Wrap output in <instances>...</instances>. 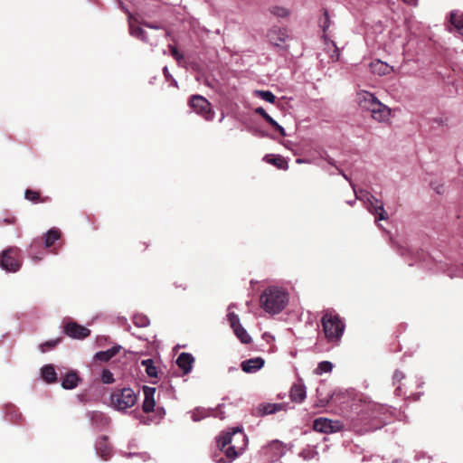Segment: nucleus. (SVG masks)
I'll return each mask as SVG.
<instances>
[{
  "label": "nucleus",
  "instance_id": "nucleus-1",
  "mask_svg": "<svg viewBox=\"0 0 463 463\" xmlns=\"http://www.w3.org/2000/svg\"><path fill=\"white\" fill-rule=\"evenodd\" d=\"M288 292L277 286L266 288L260 297V307L270 315L280 313L288 304Z\"/></svg>",
  "mask_w": 463,
  "mask_h": 463
},
{
  "label": "nucleus",
  "instance_id": "nucleus-2",
  "mask_svg": "<svg viewBox=\"0 0 463 463\" xmlns=\"http://www.w3.org/2000/svg\"><path fill=\"white\" fill-rule=\"evenodd\" d=\"M352 409L357 415L358 420L362 421L371 419H379L383 422L387 420L385 415L390 410L385 404L373 402L364 395H360L354 400Z\"/></svg>",
  "mask_w": 463,
  "mask_h": 463
},
{
  "label": "nucleus",
  "instance_id": "nucleus-3",
  "mask_svg": "<svg viewBox=\"0 0 463 463\" xmlns=\"http://www.w3.org/2000/svg\"><path fill=\"white\" fill-rule=\"evenodd\" d=\"M323 331L327 342L337 345L345 331V323L335 311L327 310L321 319Z\"/></svg>",
  "mask_w": 463,
  "mask_h": 463
},
{
  "label": "nucleus",
  "instance_id": "nucleus-4",
  "mask_svg": "<svg viewBox=\"0 0 463 463\" xmlns=\"http://www.w3.org/2000/svg\"><path fill=\"white\" fill-rule=\"evenodd\" d=\"M137 394L131 388L116 389L110 396L113 408L118 411H125L133 407L137 402Z\"/></svg>",
  "mask_w": 463,
  "mask_h": 463
},
{
  "label": "nucleus",
  "instance_id": "nucleus-5",
  "mask_svg": "<svg viewBox=\"0 0 463 463\" xmlns=\"http://www.w3.org/2000/svg\"><path fill=\"white\" fill-rule=\"evenodd\" d=\"M0 266L8 272H16L22 266L21 250L17 247H9L0 255Z\"/></svg>",
  "mask_w": 463,
  "mask_h": 463
},
{
  "label": "nucleus",
  "instance_id": "nucleus-6",
  "mask_svg": "<svg viewBox=\"0 0 463 463\" xmlns=\"http://www.w3.org/2000/svg\"><path fill=\"white\" fill-rule=\"evenodd\" d=\"M217 448L219 452L213 455V460L216 463H226L225 458L228 461L232 459V446H229L232 442V431L228 429L222 431L217 438Z\"/></svg>",
  "mask_w": 463,
  "mask_h": 463
},
{
  "label": "nucleus",
  "instance_id": "nucleus-7",
  "mask_svg": "<svg viewBox=\"0 0 463 463\" xmlns=\"http://www.w3.org/2000/svg\"><path fill=\"white\" fill-rule=\"evenodd\" d=\"M188 104L196 114L206 120H213L214 112L212 109L211 103L204 97L192 95L189 98Z\"/></svg>",
  "mask_w": 463,
  "mask_h": 463
},
{
  "label": "nucleus",
  "instance_id": "nucleus-8",
  "mask_svg": "<svg viewBox=\"0 0 463 463\" xmlns=\"http://www.w3.org/2000/svg\"><path fill=\"white\" fill-rule=\"evenodd\" d=\"M366 195V209L373 215L376 216L375 222L384 221L388 219V214L384 209L383 203L382 200L376 198L371 194H365Z\"/></svg>",
  "mask_w": 463,
  "mask_h": 463
},
{
  "label": "nucleus",
  "instance_id": "nucleus-9",
  "mask_svg": "<svg viewBox=\"0 0 463 463\" xmlns=\"http://www.w3.org/2000/svg\"><path fill=\"white\" fill-rule=\"evenodd\" d=\"M285 451L286 448L284 444L276 439L262 448L261 454L267 462H275L285 454Z\"/></svg>",
  "mask_w": 463,
  "mask_h": 463
},
{
  "label": "nucleus",
  "instance_id": "nucleus-10",
  "mask_svg": "<svg viewBox=\"0 0 463 463\" xmlns=\"http://www.w3.org/2000/svg\"><path fill=\"white\" fill-rule=\"evenodd\" d=\"M269 43L279 49H286L284 45L288 39L287 29L279 26H272L267 33Z\"/></svg>",
  "mask_w": 463,
  "mask_h": 463
},
{
  "label": "nucleus",
  "instance_id": "nucleus-11",
  "mask_svg": "<svg viewBox=\"0 0 463 463\" xmlns=\"http://www.w3.org/2000/svg\"><path fill=\"white\" fill-rule=\"evenodd\" d=\"M343 424L339 420H332L327 418H317L313 422V429L322 433H332L342 429Z\"/></svg>",
  "mask_w": 463,
  "mask_h": 463
},
{
  "label": "nucleus",
  "instance_id": "nucleus-12",
  "mask_svg": "<svg viewBox=\"0 0 463 463\" xmlns=\"http://www.w3.org/2000/svg\"><path fill=\"white\" fill-rule=\"evenodd\" d=\"M249 439L239 427H233V460L248 447Z\"/></svg>",
  "mask_w": 463,
  "mask_h": 463
},
{
  "label": "nucleus",
  "instance_id": "nucleus-13",
  "mask_svg": "<svg viewBox=\"0 0 463 463\" xmlns=\"http://www.w3.org/2000/svg\"><path fill=\"white\" fill-rule=\"evenodd\" d=\"M64 333L71 338L83 339L90 335V330L74 321H70L64 326Z\"/></svg>",
  "mask_w": 463,
  "mask_h": 463
},
{
  "label": "nucleus",
  "instance_id": "nucleus-14",
  "mask_svg": "<svg viewBox=\"0 0 463 463\" xmlns=\"http://www.w3.org/2000/svg\"><path fill=\"white\" fill-rule=\"evenodd\" d=\"M357 100L359 106L369 112L380 102L373 93L364 90L358 92Z\"/></svg>",
  "mask_w": 463,
  "mask_h": 463
},
{
  "label": "nucleus",
  "instance_id": "nucleus-15",
  "mask_svg": "<svg viewBox=\"0 0 463 463\" xmlns=\"http://www.w3.org/2000/svg\"><path fill=\"white\" fill-rule=\"evenodd\" d=\"M264 364L265 360L258 356L242 361L241 363V368L246 373H255L260 371Z\"/></svg>",
  "mask_w": 463,
  "mask_h": 463
},
{
  "label": "nucleus",
  "instance_id": "nucleus-16",
  "mask_svg": "<svg viewBox=\"0 0 463 463\" xmlns=\"http://www.w3.org/2000/svg\"><path fill=\"white\" fill-rule=\"evenodd\" d=\"M370 113L374 120L380 123L387 122L391 117V109L380 101L379 104H376V107L372 109Z\"/></svg>",
  "mask_w": 463,
  "mask_h": 463
},
{
  "label": "nucleus",
  "instance_id": "nucleus-17",
  "mask_svg": "<svg viewBox=\"0 0 463 463\" xmlns=\"http://www.w3.org/2000/svg\"><path fill=\"white\" fill-rule=\"evenodd\" d=\"M143 393H144V402L142 405L143 411L146 413H149L154 411L156 406V402L154 399V395L156 393V388L149 387V386H144L143 387Z\"/></svg>",
  "mask_w": 463,
  "mask_h": 463
},
{
  "label": "nucleus",
  "instance_id": "nucleus-18",
  "mask_svg": "<svg viewBox=\"0 0 463 463\" xmlns=\"http://www.w3.org/2000/svg\"><path fill=\"white\" fill-rule=\"evenodd\" d=\"M233 333L241 343L244 345H248L252 341L247 330L239 323V317L235 314H233Z\"/></svg>",
  "mask_w": 463,
  "mask_h": 463
},
{
  "label": "nucleus",
  "instance_id": "nucleus-19",
  "mask_svg": "<svg viewBox=\"0 0 463 463\" xmlns=\"http://www.w3.org/2000/svg\"><path fill=\"white\" fill-rule=\"evenodd\" d=\"M194 362V358L189 353H181L176 360V364L184 374H187L192 371Z\"/></svg>",
  "mask_w": 463,
  "mask_h": 463
},
{
  "label": "nucleus",
  "instance_id": "nucleus-20",
  "mask_svg": "<svg viewBox=\"0 0 463 463\" xmlns=\"http://www.w3.org/2000/svg\"><path fill=\"white\" fill-rule=\"evenodd\" d=\"M307 397V389L303 383H295L290 389V399L294 402L301 403Z\"/></svg>",
  "mask_w": 463,
  "mask_h": 463
},
{
  "label": "nucleus",
  "instance_id": "nucleus-21",
  "mask_svg": "<svg viewBox=\"0 0 463 463\" xmlns=\"http://www.w3.org/2000/svg\"><path fill=\"white\" fill-rule=\"evenodd\" d=\"M137 21L133 18V15L128 13V26L129 33L142 41H146V32L140 27L136 25Z\"/></svg>",
  "mask_w": 463,
  "mask_h": 463
},
{
  "label": "nucleus",
  "instance_id": "nucleus-22",
  "mask_svg": "<svg viewBox=\"0 0 463 463\" xmlns=\"http://www.w3.org/2000/svg\"><path fill=\"white\" fill-rule=\"evenodd\" d=\"M61 232L58 228L50 229L43 237V242L45 248H51L55 244L57 241L61 239Z\"/></svg>",
  "mask_w": 463,
  "mask_h": 463
},
{
  "label": "nucleus",
  "instance_id": "nucleus-23",
  "mask_svg": "<svg viewBox=\"0 0 463 463\" xmlns=\"http://www.w3.org/2000/svg\"><path fill=\"white\" fill-rule=\"evenodd\" d=\"M263 160L269 164H271L279 169L287 170L288 167V162L280 155H266Z\"/></svg>",
  "mask_w": 463,
  "mask_h": 463
},
{
  "label": "nucleus",
  "instance_id": "nucleus-24",
  "mask_svg": "<svg viewBox=\"0 0 463 463\" xmlns=\"http://www.w3.org/2000/svg\"><path fill=\"white\" fill-rule=\"evenodd\" d=\"M91 424L96 427H103L109 424V418L101 411H94L89 413Z\"/></svg>",
  "mask_w": 463,
  "mask_h": 463
},
{
  "label": "nucleus",
  "instance_id": "nucleus-25",
  "mask_svg": "<svg viewBox=\"0 0 463 463\" xmlns=\"http://www.w3.org/2000/svg\"><path fill=\"white\" fill-rule=\"evenodd\" d=\"M80 378L76 372H70L61 379V386L64 389H73L78 385Z\"/></svg>",
  "mask_w": 463,
  "mask_h": 463
},
{
  "label": "nucleus",
  "instance_id": "nucleus-26",
  "mask_svg": "<svg viewBox=\"0 0 463 463\" xmlns=\"http://www.w3.org/2000/svg\"><path fill=\"white\" fill-rule=\"evenodd\" d=\"M120 348L121 347L119 345H117V346H113L106 351L98 352L95 354V359L98 361H100V362H108L112 357H114L116 354H118Z\"/></svg>",
  "mask_w": 463,
  "mask_h": 463
},
{
  "label": "nucleus",
  "instance_id": "nucleus-27",
  "mask_svg": "<svg viewBox=\"0 0 463 463\" xmlns=\"http://www.w3.org/2000/svg\"><path fill=\"white\" fill-rule=\"evenodd\" d=\"M96 449L98 454L103 458L107 459L110 454V448L108 444V438L103 436L101 437L96 444Z\"/></svg>",
  "mask_w": 463,
  "mask_h": 463
},
{
  "label": "nucleus",
  "instance_id": "nucleus-28",
  "mask_svg": "<svg viewBox=\"0 0 463 463\" xmlns=\"http://www.w3.org/2000/svg\"><path fill=\"white\" fill-rule=\"evenodd\" d=\"M269 11L273 16L279 19L288 18L291 14V11L288 8L279 5H271Z\"/></svg>",
  "mask_w": 463,
  "mask_h": 463
},
{
  "label": "nucleus",
  "instance_id": "nucleus-29",
  "mask_svg": "<svg viewBox=\"0 0 463 463\" xmlns=\"http://www.w3.org/2000/svg\"><path fill=\"white\" fill-rule=\"evenodd\" d=\"M42 376L47 383H54L57 380V374L54 367L51 364L43 367Z\"/></svg>",
  "mask_w": 463,
  "mask_h": 463
},
{
  "label": "nucleus",
  "instance_id": "nucleus-30",
  "mask_svg": "<svg viewBox=\"0 0 463 463\" xmlns=\"http://www.w3.org/2000/svg\"><path fill=\"white\" fill-rule=\"evenodd\" d=\"M24 197L28 201H31V202H33L34 203H46V202H48L50 200L49 197L42 198L39 192L33 191V190H31V189H27L25 191Z\"/></svg>",
  "mask_w": 463,
  "mask_h": 463
},
{
  "label": "nucleus",
  "instance_id": "nucleus-31",
  "mask_svg": "<svg viewBox=\"0 0 463 463\" xmlns=\"http://www.w3.org/2000/svg\"><path fill=\"white\" fill-rule=\"evenodd\" d=\"M371 67L373 72H377L380 75H385L389 73L391 71L390 66L387 63L383 62L381 61H376L373 62Z\"/></svg>",
  "mask_w": 463,
  "mask_h": 463
},
{
  "label": "nucleus",
  "instance_id": "nucleus-32",
  "mask_svg": "<svg viewBox=\"0 0 463 463\" xmlns=\"http://www.w3.org/2000/svg\"><path fill=\"white\" fill-rule=\"evenodd\" d=\"M253 95L271 104L276 100V96L270 90H255Z\"/></svg>",
  "mask_w": 463,
  "mask_h": 463
},
{
  "label": "nucleus",
  "instance_id": "nucleus-33",
  "mask_svg": "<svg viewBox=\"0 0 463 463\" xmlns=\"http://www.w3.org/2000/svg\"><path fill=\"white\" fill-rule=\"evenodd\" d=\"M450 23L463 35V14L458 15L456 12L450 13Z\"/></svg>",
  "mask_w": 463,
  "mask_h": 463
},
{
  "label": "nucleus",
  "instance_id": "nucleus-34",
  "mask_svg": "<svg viewBox=\"0 0 463 463\" xmlns=\"http://www.w3.org/2000/svg\"><path fill=\"white\" fill-rule=\"evenodd\" d=\"M141 364L143 366H145L146 368V373H147V375L149 377H155L156 378L157 377V369L156 367L155 366L154 364V361L152 359H146V360H143L141 362Z\"/></svg>",
  "mask_w": 463,
  "mask_h": 463
},
{
  "label": "nucleus",
  "instance_id": "nucleus-35",
  "mask_svg": "<svg viewBox=\"0 0 463 463\" xmlns=\"http://www.w3.org/2000/svg\"><path fill=\"white\" fill-rule=\"evenodd\" d=\"M331 25V21L329 17L328 11L326 9H324L323 11V17L319 20V26L321 27L323 33H324V38L326 39V31Z\"/></svg>",
  "mask_w": 463,
  "mask_h": 463
},
{
  "label": "nucleus",
  "instance_id": "nucleus-36",
  "mask_svg": "<svg viewBox=\"0 0 463 463\" xmlns=\"http://www.w3.org/2000/svg\"><path fill=\"white\" fill-rule=\"evenodd\" d=\"M333 364L329 361L320 362L315 369L317 375H322L323 373H330L333 370Z\"/></svg>",
  "mask_w": 463,
  "mask_h": 463
},
{
  "label": "nucleus",
  "instance_id": "nucleus-37",
  "mask_svg": "<svg viewBox=\"0 0 463 463\" xmlns=\"http://www.w3.org/2000/svg\"><path fill=\"white\" fill-rule=\"evenodd\" d=\"M133 323L138 327H146L149 325V319L143 314H136L133 317Z\"/></svg>",
  "mask_w": 463,
  "mask_h": 463
},
{
  "label": "nucleus",
  "instance_id": "nucleus-38",
  "mask_svg": "<svg viewBox=\"0 0 463 463\" xmlns=\"http://www.w3.org/2000/svg\"><path fill=\"white\" fill-rule=\"evenodd\" d=\"M59 342H60V338H57L55 340L46 341L45 343H43L42 345H40L39 348H40L41 352L45 353V352L54 348L58 345Z\"/></svg>",
  "mask_w": 463,
  "mask_h": 463
},
{
  "label": "nucleus",
  "instance_id": "nucleus-39",
  "mask_svg": "<svg viewBox=\"0 0 463 463\" xmlns=\"http://www.w3.org/2000/svg\"><path fill=\"white\" fill-rule=\"evenodd\" d=\"M101 381L107 384L114 383L113 373L109 370L104 369L101 373Z\"/></svg>",
  "mask_w": 463,
  "mask_h": 463
},
{
  "label": "nucleus",
  "instance_id": "nucleus-40",
  "mask_svg": "<svg viewBox=\"0 0 463 463\" xmlns=\"http://www.w3.org/2000/svg\"><path fill=\"white\" fill-rule=\"evenodd\" d=\"M208 416V412L204 409H196L194 411L192 418L194 421H199Z\"/></svg>",
  "mask_w": 463,
  "mask_h": 463
},
{
  "label": "nucleus",
  "instance_id": "nucleus-41",
  "mask_svg": "<svg viewBox=\"0 0 463 463\" xmlns=\"http://www.w3.org/2000/svg\"><path fill=\"white\" fill-rule=\"evenodd\" d=\"M267 122L271 125L276 130L279 132L282 137H286L287 134L283 127H281L275 119L271 117L268 118Z\"/></svg>",
  "mask_w": 463,
  "mask_h": 463
},
{
  "label": "nucleus",
  "instance_id": "nucleus-42",
  "mask_svg": "<svg viewBox=\"0 0 463 463\" xmlns=\"http://www.w3.org/2000/svg\"><path fill=\"white\" fill-rule=\"evenodd\" d=\"M353 191L355 195V199L362 201L364 203V205L366 204V195L365 194H370L369 192L365 190H359L357 191L355 187L353 188Z\"/></svg>",
  "mask_w": 463,
  "mask_h": 463
},
{
  "label": "nucleus",
  "instance_id": "nucleus-43",
  "mask_svg": "<svg viewBox=\"0 0 463 463\" xmlns=\"http://www.w3.org/2000/svg\"><path fill=\"white\" fill-rule=\"evenodd\" d=\"M169 50L171 52V55L178 61L180 62L184 59V55L180 53L177 50V48L174 45H169Z\"/></svg>",
  "mask_w": 463,
  "mask_h": 463
},
{
  "label": "nucleus",
  "instance_id": "nucleus-44",
  "mask_svg": "<svg viewBox=\"0 0 463 463\" xmlns=\"http://www.w3.org/2000/svg\"><path fill=\"white\" fill-rule=\"evenodd\" d=\"M320 157L326 160L330 165L335 168L337 167L335 161L326 151L320 153Z\"/></svg>",
  "mask_w": 463,
  "mask_h": 463
},
{
  "label": "nucleus",
  "instance_id": "nucleus-45",
  "mask_svg": "<svg viewBox=\"0 0 463 463\" xmlns=\"http://www.w3.org/2000/svg\"><path fill=\"white\" fill-rule=\"evenodd\" d=\"M405 375L401 371H395L392 376L393 384L395 385L397 383L401 382L404 379Z\"/></svg>",
  "mask_w": 463,
  "mask_h": 463
},
{
  "label": "nucleus",
  "instance_id": "nucleus-46",
  "mask_svg": "<svg viewBox=\"0 0 463 463\" xmlns=\"http://www.w3.org/2000/svg\"><path fill=\"white\" fill-rule=\"evenodd\" d=\"M255 113L260 115L266 121L268 120L269 118H270V116L261 107L256 108Z\"/></svg>",
  "mask_w": 463,
  "mask_h": 463
},
{
  "label": "nucleus",
  "instance_id": "nucleus-47",
  "mask_svg": "<svg viewBox=\"0 0 463 463\" xmlns=\"http://www.w3.org/2000/svg\"><path fill=\"white\" fill-rule=\"evenodd\" d=\"M12 410H13L12 412H8V414L10 416V420L14 422H18V420L22 418V416H21V414L17 413L14 409H12Z\"/></svg>",
  "mask_w": 463,
  "mask_h": 463
},
{
  "label": "nucleus",
  "instance_id": "nucleus-48",
  "mask_svg": "<svg viewBox=\"0 0 463 463\" xmlns=\"http://www.w3.org/2000/svg\"><path fill=\"white\" fill-rule=\"evenodd\" d=\"M337 170V173L341 175L346 181L349 182L352 188L355 187L351 179L344 173L342 169H340L338 166L335 168Z\"/></svg>",
  "mask_w": 463,
  "mask_h": 463
},
{
  "label": "nucleus",
  "instance_id": "nucleus-49",
  "mask_svg": "<svg viewBox=\"0 0 463 463\" xmlns=\"http://www.w3.org/2000/svg\"><path fill=\"white\" fill-rule=\"evenodd\" d=\"M214 415L216 417H219L221 420H223L225 418L224 411H222V405L218 406Z\"/></svg>",
  "mask_w": 463,
  "mask_h": 463
},
{
  "label": "nucleus",
  "instance_id": "nucleus-50",
  "mask_svg": "<svg viewBox=\"0 0 463 463\" xmlns=\"http://www.w3.org/2000/svg\"><path fill=\"white\" fill-rule=\"evenodd\" d=\"M277 410V405L276 404H273V405H269L268 408L266 409V413H273L275 412Z\"/></svg>",
  "mask_w": 463,
  "mask_h": 463
},
{
  "label": "nucleus",
  "instance_id": "nucleus-51",
  "mask_svg": "<svg viewBox=\"0 0 463 463\" xmlns=\"http://www.w3.org/2000/svg\"><path fill=\"white\" fill-rule=\"evenodd\" d=\"M296 162L298 164H311V163H313V161H311L310 159H303V158H298L296 160Z\"/></svg>",
  "mask_w": 463,
  "mask_h": 463
},
{
  "label": "nucleus",
  "instance_id": "nucleus-52",
  "mask_svg": "<svg viewBox=\"0 0 463 463\" xmlns=\"http://www.w3.org/2000/svg\"><path fill=\"white\" fill-rule=\"evenodd\" d=\"M226 318L232 326V312L230 311V307H228V313L226 315Z\"/></svg>",
  "mask_w": 463,
  "mask_h": 463
},
{
  "label": "nucleus",
  "instance_id": "nucleus-53",
  "mask_svg": "<svg viewBox=\"0 0 463 463\" xmlns=\"http://www.w3.org/2000/svg\"><path fill=\"white\" fill-rule=\"evenodd\" d=\"M262 337H263L264 339H266L267 341H268L269 339H272V340L274 339V338H273V336H272L271 335L268 334V333H264V334H263V335H262Z\"/></svg>",
  "mask_w": 463,
  "mask_h": 463
},
{
  "label": "nucleus",
  "instance_id": "nucleus-54",
  "mask_svg": "<svg viewBox=\"0 0 463 463\" xmlns=\"http://www.w3.org/2000/svg\"><path fill=\"white\" fill-rule=\"evenodd\" d=\"M143 25H145V26H146L148 28H154V29H157L158 28V26L153 25V24H151L149 23H146V22L143 23Z\"/></svg>",
  "mask_w": 463,
  "mask_h": 463
},
{
  "label": "nucleus",
  "instance_id": "nucleus-55",
  "mask_svg": "<svg viewBox=\"0 0 463 463\" xmlns=\"http://www.w3.org/2000/svg\"><path fill=\"white\" fill-rule=\"evenodd\" d=\"M334 47H335V60H338L339 58V50L338 48L335 46V44L334 43H332Z\"/></svg>",
  "mask_w": 463,
  "mask_h": 463
},
{
  "label": "nucleus",
  "instance_id": "nucleus-56",
  "mask_svg": "<svg viewBox=\"0 0 463 463\" xmlns=\"http://www.w3.org/2000/svg\"><path fill=\"white\" fill-rule=\"evenodd\" d=\"M395 394L400 396L402 394V388L401 386H397L396 389H395Z\"/></svg>",
  "mask_w": 463,
  "mask_h": 463
},
{
  "label": "nucleus",
  "instance_id": "nucleus-57",
  "mask_svg": "<svg viewBox=\"0 0 463 463\" xmlns=\"http://www.w3.org/2000/svg\"><path fill=\"white\" fill-rule=\"evenodd\" d=\"M408 5H415L417 4V0H403Z\"/></svg>",
  "mask_w": 463,
  "mask_h": 463
},
{
  "label": "nucleus",
  "instance_id": "nucleus-58",
  "mask_svg": "<svg viewBox=\"0 0 463 463\" xmlns=\"http://www.w3.org/2000/svg\"><path fill=\"white\" fill-rule=\"evenodd\" d=\"M164 73H165V76H166V75H167V73H168V70H167V68H166V67H165V68H164Z\"/></svg>",
  "mask_w": 463,
  "mask_h": 463
},
{
  "label": "nucleus",
  "instance_id": "nucleus-59",
  "mask_svg": "<svg viewBox=\"0 0 463 463\" xmlns=\"http://www.w3.org/2000/svg\"><path fill=\"white\" fill-rule=\"evenodd\" d=\"M37 243H38V241H34L33 242V244L31 245V248H33V247L34 245H36Z\"/></svg>",
  "mask_w": 463,
  "mask_h": 463
},
{
  "label": "nucleus",
  "instance_id": "nucleus-60",
  "mask_svg": "<svg viewBox=\"0 0 463 463\" xmlns=\"http://www.w3.org/2000/svg\"><path fill=\"white\" fill-rule=\"evenodd\" d=\"M347 203L350 204V205H353L354 204V201H347Z\"/></svg>",
  "mask_w": 463,
  "mask_h": 463
},
{
  "label": "nucleus",
  "instance_id": "nucleus-61",
  "mask_svg": "<svg viewBox=\"0 0 463 463\" xmlns=\"http://www.w3.org/2000/svg\"><path fill=\"white\" fill-rule=\"evenodd\" d=\"M34 260H41V258H38V257H33Z\"/></svg>",
  "mask_w": 463,
  "mask_h": 463
},
{
  "label": "nucleus",
  "instance_id": "nucleus-62",
  "mask_svg": "<svg viewBox=\"0 0 463 463\" xmlns=\"http://www.w3.org/2000/svg\"><path fill=\"white\" fill-rule=\"evenodd\" d=\"M394 463H402V462L396 460Z\"/></svg>",
  "mask_w": 463,
  "mask_h": 463
}]
</instances>
